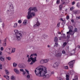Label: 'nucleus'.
I'll use <instances>...</instances> for the list:
<instances>
[{"label": "nucleus", "mask_w": 80, "mask_h": 80, "mask_svg": "<svg viewBox=\"0 0 80 80\" xmlns=\"http://www.w3.org/2000/svg\"><path fill=\"white\" fill-rule=\"evenodd\" d=\"M36 69L34 72L36 75L38 77H43L44 78H48L51 76L50 74L45 75L47 73V68L45 67L41 66L38 69L37 68H36Z\"/></svg>", "instance_id": "1"}, {"label": "nucleus", "mask_w": 80, "mask_h": 80, "mask_svg": "<svg viewBox=\"0 0 80 80\" xmlns=\"http://www.w3.org/2000/svg\"><path fill=\"white\" fill-rule=\"evenodd\" d=\"M28 15L27 16V17L28 19H30L32 18V15L33 17H35V14L33 12H32V11L33 10L35 12H38V10L36 7H31L28 9Z\"/></svg>", "instance_id": "2"}, {"label": "nucleus", "mask_w": 80, "mask_h": 80, "mask_svg": "<svg viewBox=\"0 0 80 80\" xmlns=\"http://www.w3.org/2000/svg\"><path fill=\"white\" fill-rule=\"evenodd\" d=\"M37 54H31V56H30V58H29L28 59V62H31V60H32L31 62L30 63V65H33V63H34L36 61H37V57H35L34 58H33L32 57L33 56H37Z\"/></svg>", "instance_id": "3"}, {"label": "nucleus", "mask_w": 80, "mask_h": 80, "mask_svg": "<svg viewBox=\"0 0 80 80\" xmlns=\"http://www.w3.org/2000/svg\"><path fill=\"white\" fill-rule=\"evenodd\" d=\"M14 31L15 33V38L16 40L18 41L20 40L21 38H22V34L19 32V31L16 29L14 30Z\"/></svg>", "instance_id": "4"}, {"label": "nucleus", "mask_w": 80, "mask_h": 80, "mask_svg": "<svg viewBox=\"0 0 80 80\" xmlns=\"http://www.w3.org/2000/svg\"><path fill=\"white\" fill-rule=\"evenodd\" d=\"M75 60H73L70 61L68 63V65L70 67V68H72L73 66V64L75 63Z\"/></svg>", "instance_id": "5"}, {"label": "nucleus", "mask_w": 80, "mask_h": 80, "mask_svg": "<svg viewBox=\"0 0 80 80\" xmlns=\"http://www.w3.org/2000/svg\"><path fill=\"white\" fill-rule=\"evenodd\" d=\"M59 63L58 62H55L53 65L52 67V68H55L56 67H58V66H59Z\"/></svg>", "instance_id": "6"}, {"label": "nucleus", "mask_w": 80, "mask_h": 80, "mask_svg": "<svg viewBox=\"0 0 80 80\" xmlns=\"http://www.w3.org/2000/svg\"><path fill=\"white\" fill-rule=\"evenodd\" d=\"M68 28L69 30V32H73V31L72 30L73 29V26H70L68 27Z\"/></svg>", "instance_id": "7"}, {"label": "nucleus", "mask_w": 80, "mask_h": 80, "mask_svg": "<svg viewBox=\"0 0 80 80\" xmlns=\"http://www.w3.org/2000/svg\"><path fill=\"white\" fill-rule=\"evenodd\" d=\"M18 66L21 68H24V64L23 63H19Z\"/></svg>", "instance_id": "8"}, {"label": "nucleus", "mask_w": 80, "mask_h": 80, "mask_svg": "<svg viewBox=\"0 0 80 80\" xmlns=\"http://www.w3.org/2000/svg\"><path fill=\"white\" fill-rule=\"evenodd\" d=\"M14 71L17 73V74H20V72H19V70H18L17 68H15L14 69Z\"/></svg>", "instance_id": "9"}, {"label": "nucleus", "mask_w": 80, "mask_h": 80, "mask_svg": "<svg viewBox=\"0 0 80 80\" xmlns=\"http://www.w3.org/2000/svg\"><path fill=\"white\" fill-rule=\"evenodd\" d=\"M75 53V50H73L71 52V53L69 54L70 56H72V55H73Z\"/></svg>", "instance_id": "10"}, {"label": "nucleus", "mask_w": 80, "mask_h": 80, "mask_svg": "<svg viewBox=\"0 0 80 80\" xmlns=\"http://www.w3.org/2000/svg\"><path fill=\"white\" fill-rule=\"evenodd\" d=\"M62 55V53H61L60 52H59L58 53L56 54V56H57V57H61Z\"/></svg>", "instance_id": "11"}, {"label": "nucleus", "mask_w": 80, "mask_h": 80, "mask_svg": "<svg viewBox=\"0 0 80 80\" xmlns=\"http://www.w3.org/2000/svg\"><path fill=\"white\" fill-rule=\"evenodd\" d=\"M0 60L2 62H4L5 58L2 56H0Z\"/></svg>", "instance_id": "12"}, {"label": "nucleus", "mask_w": 80, "mask_h": 80, "mask_svg": "<svg viewBox=\"0 0 80 80\" xmlns=\"http://www.w3.org/2000/svg\"><path fill=\"white\" fill-rule=\"evenodd\" d=\"M59 10L61 11H62V7H63V5L62 4H61L59 5Z\"/></svg>", "instance_id": "13"}, {"label": "nucleus", "mask_w": 80, "mask_h": 80, "mask_svg": "<svg viewBox=\"0 0 80 80\" xmlns=\"http://www.w3.org/2000/svg\"><path fill=\"white\" fill-rule=\"evenodd\" d=\"M5 71L6 73V75H8L10 74V72H8V70L7 69H5Z\"/></svg>", "instance_id": "14"}, {"label": "nucleus", "mask_w": 80, "mask_h": 80, "mask_svg": "<svg viewBox=\"0 0 80 80\" xmlns=\"http://www.w3.org/2000/svg\"><path fill=\"white\" fill-rule=\"evenodd\" d=\"M40 25V22H38V21H37V22L36 23V24L34 25V27H37L39 26Z\"/></svg>", "instance_id": "15"}, {"label": "nucleus", "mask_w": 80, "mask_h": 80, "mask_svg": "<svg viewBox=\"0 0 80 80\" xmlns=\"http://www.w3.org/2000/svg\"><path fill=\"white\" fill-rule=\"evenodd\" d=\"M4 77L5 78H6L7 80H9V79H10V78H9V76L8 75L6 76V75H4Z\"/></svg>", "instance_id": "16"}, {"label": "nucleus", "mask_w": 80, "mask_h": 80, "mask_svg": "<svg viewBox=\"0 0 80 80\" xmlns=\"http://www.w3.org/2000/svg\"><path fill=\"white\" fill-rule=\"evenodd\" d=\"M67 45V42H64L62 46L63 47H65Z\"/></svg>", "instance_id": "17"}, {"label": "nucleus", "mask_w": 80, "mask_h": 80, "mask_svg": "<svg viewBox=\"0 0 80 80\" xmlns=\"http://www.w3.org/2000/svg\"><path fill=\"white\" fill-rule=\"evenodd\" d=\"M54 41L55 42H58V38L57 37H55L54 38Z\"/></svg>", "instance_id": "18"}, {"label": "nucleus", "mask_w": 80, "mask_h": 80, "mask_svg": "<svg viewBox=\"0 0 80 80\" xmlns=\"http://www.w3.org/2000/svg\"><path fill=\"white\" fill-rule=\"evenodd\" d=\"M49 61V59H46L44 60V63H47Z\"/></svg>", "instance_id": "19"}, {"label": "nucleus", "mask_w": 80, "mask_h": 80, "mask_svg": "<svg viewBox=\"0 0 80 80\" xmlns=\"http://www.w3.org/2000/svg\"><path fill=\"white\" fill-rule=\"evenodd\" d=\"M74 73H75V72H74V71L73 70H71L70 71V73L72 75H73Z\"/></svg>", "instance_id": "20"}, {"label": "nucleus", "mask_w": 80, "mask_h": 80, "mask_svg": "<svg viewBox=\"0 0 80 80\" xmlns=\"http://www.w3.org/2000/svg\"><path fill=\"white\" fill-rule=\"evenodd\" d=\"M11 80H15V77L12 76L11 77Z\"/></svg>", "instance_id": "21"}, {"label": "nucleus", "mask_w": 80, "mask_h": 80, "mask_svg": "<svg viewBox=\"0 0 80 80\" xmlns=\"http://www.w3.org/2000/svg\"><path fill=\"white\" fill-rule=\"evenodd\" d=\"M58 46V43L56 42L55 43V45H54V47H57Z\"/></svg>", "instance_id": "22"}, {"label": "nucleus", "mask_w": 80, "mask_h": 80, "mask_svg": "<svg viewBox=\"0 0 80 80\" xmlns=\"http://www.w3.org/2000/svg\"><path fill=\"white\" fill-rule=\"evenodd\" d=\"M13 67H17V64H16L14 62L13 64Z\"/></svg>", "instance_id": "23"}, {"label": "nucleus", "mask_w": 80, "mask_h": 80, "mask_svg": "<svg viewBox=\"0 0 80 80\" xmlns=\"http://www.w3.org/2000/svg\"><path fill=\"white\" fill-rule=\"evenodd\" d=\"M7 60H9V61L11 60V57H7Z\"/></svg>", "instance_id": "24"}, {"label": "nucleus", "mask_w": 80, "mask_h": 80, "mask_svg": "<svg viewBox=\"0 0 80 80\" xmlns=\"http://www.w3.org/2000/svg\"><path fill=\"white\" fill-rule=\"evenodd\" d=\"M40 63L42 64L44 63V60L43 59L41 60L40 61Z\"/></svg>", "instance_id": "25"}, {"label": "nucleus", "mask_w": 80, "mask_h": 80, "mask_svg": "<svg viewBox=\"0 0 80 80\" xmlns=\"http://www.w3.org/2000/svg\"><path fill=\"white\" fill-rule=\"evenodd\" d=\"M17 23H15L14 26H13V27H14V28H15V27H17Z\"/></svg>", "instance_id": "26"}, {"label": "nucleus", "mask_w": 80, "mask_h": 80, "mask_svg": "<svg viewBox=\"0 0 80 80\" xmlns=\"http://www.w3.org/2000/svg\"><path fill=\"white\" fill-rule=\"evenodd\" d=\"M65 2L66 3L68 4V3H69V0H65Z\"/></svg>", "instance_id": "27"}, {"label": "nucleus", "mask_w": 80, "mask_h": 80, "mask_svg": "<svg viewBox=\"0 0 80 80\" xmlns=\"http://www.w3.org/2000/svg\"><path fill=\"white\" fill-rule=\"evenodd\" d=\"M23 24H24V25H26L27 24V21H26V20L24 21L23 22Z\"/></svg>", "instance_id": "28"}, {"label": "nucleus", "mask_w": 80, "mask_h": 80, "mask_svg": "<svg viewBox=\"0 0 80 80\" xmlns=\"http://www.w3.org/2000/svg\"><path fill=\"white\" fill-rule=\"evenodd\" d=\"M64 68L65 69H66L67 70H68V66H66L64 67Z\"/></svg>", "instance_id": "29"}, {"label": "nucleus", "mask_w": 80, "mask_h": 80, "mask_svg": "<svg viewBox=\"0 0 80 80\" xmlns=\"http://www.w3.org/2000/svg\"><path fill=\"white\" fill-rule=\"evenodd\" d=\"M3 46L5 47L7 46V42H4L3 44Z\"/></svg>", "instance_id": "30"}, {"label": "nucleus", "mask_w": 80, "mask_h": 80, "mask_svg": "<svg viewBox=\"0 0 80 80\" xmlns=\"http://www.w3.org/2000/svg\"><path fill=\"white\" fill-rule=\"evenodd\" d=\"M56 3L57 4H59L60 3V0H57Z\"/></svg>", "instance_id": "31"}, {"label": "nucleus", "mask_w": 80, "mask_h": 80, "mask_svg": "<svg viewBox=\"0 0 80 80\" xmlns=\"http://www.w3.org/2000/svg\"><path fill=\"white\" fill-rule=\"evenodd\" d=\"M79 12V11L78 10H77L76 11H75L74 12V13H75V14H77V13H78V12Z\"/></svg>", "instance_id": "32"}, {"label": "nucleus", "mask_w": 80, "mask_h": 80, "mask_svg": "<svg viewBox=\"0 0 80 80\" xmlns=\"http://www.w3.org/2000/svg\"><path fill=\"white\" fill-rule=\"evenodd\" d=\"M74 33H75V32L72 31V33H70V34L71 35H74Z\"/></svg>", "instance_id": "33"}, {"label": "nucleus", "mask_w": 80, "mask_h": 80, "mask_svg": "<svg viewBox=\"0 0 80 80\" xmlns=\"http://www.w3.org/2000/svg\"><path fill=\"white\" fill-rule=\"evenodd\" d=\"M69 18H69V16L67 15V16H66V19H67V20H68Z\"/></svg>", "instance_id": "34"}, {"label": "nucleus", "mask_w": 80, "mask_h": 80, "mask_svg": "<svg viewBox=\"0 0 80 80\" xmlns=\"http://www.w3.org/2000/svg\"><path fill=\"white\" fill-rule=\"evenodd\" d=\"M62 4V5H67V4L64 1V2H63Z\"/></svg>", "instance_id": "35"}, {"label": "nucleus", "mask_w": 80, "mask_h": 80, "mask_svg": "<svg viewBox=\"0 0 80 80\" xmlns=\"http://www.w3.org/2000/svg\"><path fill=\"white\" fill-rule=\"evenodd\" d=\"M15 52V48H12V52Z\"/></svg>", "instance_id": "36"}, {"label": "nucleus", "mask_w": 80, "mask_h": 80, "mask_svg": "<svg viewBox=\"0 0 80 80\" xmlns=\"http://www.w3.org/2000/svg\"><path fill=\"white\" fill-rule=\"evenodd\" d=\"M59 38H65V34H63V37H60Z\"/></svg>", "instance_id": "37"}, {"label": "nucleus", "mask_w": 80, "mask_h": 80, "mask_svg": "<svg viewBox=\"0 0 80 80\" xmlns=\"http://www.w3.org/2000/svg\"><path fill=\"white\" fill-rule=\"evenodd\" d=\"M30 75H28L27 76V78H30Z\"/></svg>", "instance_id": "38"}, {"label": "nucleus", "mask_w": 80, "mask_h": 80, "mask_svg": "<svg viewBox=\"0 0 80 80\" xmlns=\"http://www.w3.org/2000/svg\"><path fill=\"white\" fill-rule=\"evenodd\" d=\"M74 33H75V32H77V28H75L74 29Z\"/></svg>", "instance_id": "39"}, {"label": "nucleus", "mask_w": 80, "mask_h": 80, "mask_svg": "<svg viewBox=\"0 0 80 80\" xmlns=\"http://www.w3.org/2000/svg\"><path fill=\"white\" fill-rule=\"evenodd\" d=\"M77 6L78 7H80V5H79V2L77 3Z\"/></svg>", "instance_id": "40"}, {"label": "nucleus", "mask_w": 80, "mask_h": 80, "mask_svg": "<svg viewBox=\"0 0 80 80\" xmlns=\"http://www.w3.org/2000/svg\"><path fill=\"white\" fill-rule=\"evenodd\" d=\"M73 7H72L70 8V10H71V11H72V10H73Z\"/></svg>", "instance_id": "41"}, {"label": "nucleus", "mask_w": 80, "mask_h": 80, "mask_svg": "<svg viewBox=\"0 0 80 80\" xmlns=\"http://www.w3.org/2000/svg\"><path fill=\"white\" fill-rule=\"evenodd\" d=\"M7 42V39L5 38L4 40V43H6Z\"/></svg>", "instance_id": "42"}, {"label": "nucleus", "mask_w": 80, "mask_h": 80, "mask_svg": "<svg viewBox=\"0 0 80 80\" xmlns=\"http://www.w3.org/2000/svg\"><path fill=\"white\" fill-rule=\"evenodd\" d=\"M58 80H63V79L61 78H58Z\"/></svg>", "instance_id": "43"}, {"label": "nucleus", "mask_w": 80, "mask_h": 80, "mask_svg": "<svg viewBox=\"0 0 80 80\" xmlns=\"http://www.w3.org/2000/svg\"><path fill=\"white\" fill-rule=\"evenodd\" d=\"M60 22H58L57 24V27H59L60 26Z\"/></svg>", "instance_id": "44"}, {"label": "nucleus", "mask_w": 80, "mask_h": 80, "mask_svg": "<svg viewBox=\"0 0 80 80\" xmlns=\"http://www.w3.org/2000/svg\"><path fill=\"white\" fill-rule=\"evenodd\" d=\"M20 72H23L24 71V70H23V69H20Z\"/></svg>", "instance_id": "45"}, {"label": "nucleus", "mask_w": 80, "mask_h": 80, "mask_svg": "<svg viewBox=\"0 0 80 80\" xmlns=\"http://www.w3.org/2000/svg\"><path fill=\"white\" fill-rule=\"evenodd\" d=\"M23 72L22 73L23 75H25V74L26 73V72H25L24 71H23Z\"/></svg>", "instance_id": "46"}, {"label": "nucleus", "mask_w": 80, "mask_h": 80, "mask_svg": "<svg viewBox=\"0 0 80 80\" xmlns=\"http://www.w3.org/2000/svg\"><path fill=\"white\" fill-rule=\"evenodd\" d=\"M18 23H22V20H19L18 21Z\"/></svg>", "instance_id": "47"}, {"label": "nucleus", "mask_w": 80, "mask_h": 80, "mask_svg": "<svg viewBox=\"0 0 80 80\" xmlns=\"http://www.w3.org/2000/svg\"><path fill=\"white\" fill-rule=\"evenodd\" d=\"M62 53L63 54H65V51H62Z\"/></svg>", "instance_id": "48"}, {"label": "nucleus", "mask_w": 80, "mask_h": 80, "mask_svg": "<svg viewBox=\"0 0 80 80\" xmlns=\"http://www.w3.org/2000/svg\"><path fill=\"white\" fill-rule=\"evenodd\" d=\"M26 71L28 74H29V71L28 70H27Z\"/></svg>", "instance_id": "49"}, {"label": "nucleus", "mask_w": 80, "mask_h": 80, "mask_svg": "<svg viewBox=\"0 0 80 80\" xmlns=\"http://www.w3.org/2000/svg\"><path fill=\"white\" fill-rule=\"evenodd\" d=\"M0 69H2V66L1 64L0 65Z\"/></svg>", "instance_id": "50"}, {"label": "nucleus", "mask_w": 80, "mask_h": 80, "mask_svg": "<svg viewBox=\"0 0 80 80\" xmlns=\"http://www.w3.org/2000/svg\"><path fill=\"white\" fill-rule=\"evenodd\" d=\"M1 51L3 50V47H1Z\"/></svg>", "instance_id": "51"}, {"label": "nucleus", "mask_w": 80, "mask_h": 80, "mask_svg": "<svg viewBox=\"0 0 80 80\" xmlns=\"http://www.w3.org/2000/svg\"><path fill=\"white\" fill-rule=\"evenodd\" d=\"M76 18H77L78 19H80V16L79 17H76Z\"/></svg>", "instance_id": "52"}, {"label": "nucleus", "mask_w": 80, "mask_h": 80, "mask_svg": "<svg viewBox=\"0 0 80 80\" xmlns=\"http://www.w3.org/2000/svg\"><path fill=\"white\" fill-rule=\"evenodd\" d=\"M10 7H11V8H13V7L12 5L11 6V5H10Z\"/></svg>", "instance_id": "53"}, {"label": "nucleus", "mask_w": 80, "mask_h": 80, "mask_svg": "<svg viewBox=\"0 0 80 80\" xmlns=\"http://www.w3.org/2000/svg\"><path fill=\"white\" fill-rule=\"evenodd\" d=\"M66 78H69V76L68 75H66Z\"/></svg>", "instance_id": "54"}, {"label": "nucleus", "mask_w": 80, "mask_h": 80, "mask_svg": "<svg viewBox=\"0 0 80 80\" xmlns=\"http://www.w3.org/2000/svg\"><path fill=\"white\" fill-rule=\"evenodd\" d=\"M60 20H61V21H62V22H63V18H60Z\"/></svg>", "instance_id": "55"}, {"label": "nucleus", "mask_w": 80, "mask_h": 80, "mask_svg": "<svg viewBox=\"0 0 80 80\" xmlns=\"http://www.w3.org/2000/svg\"><path fill=\"white\" fill-rule=\"evenodd\" d=\"M72 5H74L75 4V1H73L72 2Z\"/></svg>", "instance_id": "56"}, {"label": "nucleus", "mask_w": 80, "mask_h": 80, "mask_svg": "<svg viewBox=\"0 0 80 80\" xmlns=\"http://www.w3.org/2000/svg\"><path fill=\"white\" fill-rule=\"evenodd\" d=\"M27 58H28V59L29 58H29V55H27Z\"/></svg>", "instance_id": "57"}, {"label": "nucleus", "mask_w": 80, "mask_h": 80, "mask_svg": "<svg viewBox=\"0 0 80 80\" xmlns=\"http://www.w3.org/2000/svg\"><path fill=\"white\" fill-rule=\"evenodd\" d=\"M71 22H72V23H73V22H74V20H73V19H72L71 20Z\"/></svg>", "instance_id": "58"}, {"label": "nucleus", "mask_w": 80, "mask_h": 80, "mask_svg": "<svg viewBox=\"0 0 80 80\" xmlns=\"http://www.w3.org/2000/svg\"><path fill=\"white\" fill-rule=\"evenodd\" d=\"M66 80H69V78H66Z\"/></svg>", "instance_id": "59"}, {"label": "nucleus", "mask_w": 80, "mask_h": 80, "mask_svg": "<svg viewBox=\"0 0 80 80\" xmlns=\"http://www.w3.org/2000/svg\"><path fill=\"white\" fill-rule=\"evenodd\" d=\"M78 47L79 48H80V45H78Z\"/></svg>", "instance_id": "60"}, {"label": "nucleus", "mask_w": 80, "mask_h": 80, "mask_svg": "<svg viewBox=\"0 0 80 80\" xmlns=\"http://www.w3.org/2000/svg\"><path fill=\"white\" fill-rule=\"evenodd\" d=\"M2 52H0V56L2 55Z\"/></svg>", "instance_id": "61"}, {"label": "nucleus", "mask_w": 80, "mask_h": 80, "mask_svg": "<svg viewBox=\"0 0 80 80\" xmlns=\"http://www.w3.org/2000/svg\"><path fill=\"white\" fill-rule=\"evenodd\" d=\"M51 73L52 74H53L54 73V72H51Z\"/></svg>", "instance_id": "62"}, {"label": "nucleus", "mask_w": 80, "mask_h": 80, "mask_svg": "<svg viewBox=\"0 0 80 80\" xmlns=\"http://www.w3.org/2000/svg\"><path fill=\"white\" fill-rule=\"evenodd\" d=\"M48 48H50V46L49 45H48Z\"/></svg>", "instance_id": "63"}, {"label": "nucleus", "mask_w": 80, "mask_h": 80, "mask_svg": "<svg viewBox=\"0 0 80 80\" xmlns=\"http://www.w3.org/2000/svg\"><path fill=\"white\" fill-rule=\"evenodd\" d=\"M78 78H75V80H78Z\"/></svg>", "instance_id": "64"}]
</instances>
